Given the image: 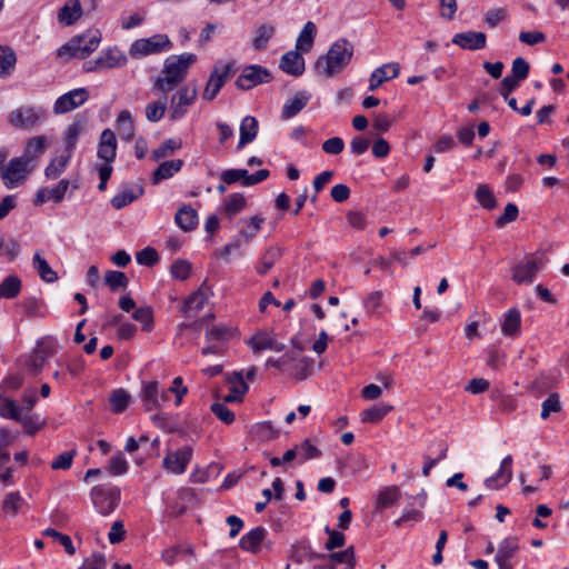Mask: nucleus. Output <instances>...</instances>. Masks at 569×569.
Masks as SVG:
<instances>
[{"mask_svg":"<svg viewBox=\"0 0 569 569\" xmlns=\"http://www.w3.org/2000/svg\"><path fill=\"white\" fill-rule=\"evenodd\" d=\"M295 447L298 452L299 463H303L310 459H316L321 456V450L318 449L310 439H305Z\"/></svg>","mask_w":569,"mask_h":569,"instance_id":"46","label":"nucleus"},{"mask_svg":"<svg viewBox=\"0 0 569 569\" xmlns=\"http://www.w3.org/2000/svg\"><path fill=\"white\" fill-rule=\"evenodd\" d=\"M298 50L286 52L280 60L279 68L293 77H299L305 72V59Z\"/></svg>","mask_w":569,"mask_h":569,"instance_id":"21","label":"nucleus"},{"mask_svg":"<svg viewBox=\"0 0 569 569\" xmlns=\"http://www.w3.org/2000/svg\"><path fill=\"white\" fill-rule=\"evenodd\" d=\"M132 318L140 322L146 331H150L152 329L153 313L150 307L144 306L137 308L132 313Z\"/></svg>","mask_w":569,"mask_h":569,"instance_id":"53","label":"nucleus"},{"mask_svg":"<svg viewBox=\"0 0 569 569\" xmlns=\"http://www.w3.org/2000/svg\"><path fill=\"white\" fill-rule=\"evenodd\" d=\"M519 549V545L516 538H506L499 546L495 557V561L499 569H512L511 558L516 555Z\"/></svg>","mask_w":569,"mask_h":569,"instance_id":"20","label":"nucleus"},{"mask_svg":"<svg viewBox=\"0 0 569 569\" xmlns=\"http://www.w3.org/2000/svg\"><path fill=\"white\" fill-rule=\"evenodd\" d=\"M128 470V462L124 456L119 452L111 457L108 466V471L113 476H121Z\"/></svg>","mask_w":569,"mask_h":569,"instance_id":"57","label":"nucleus"},{"mask_svg":"<svg viewBox=\"0 0 569 569\" xmlns=\"http://www.w3.org/2000/svg\"><path fill=\"white\" fill-rule=\"evenodd\" d=\"M171 42L164 34H154L150 38H142L136 40L130 49L129 53L131 57L139 58L149 54H154L167 49H170Z\"/></svg>","mask_w":569,"mask_h":569,"instance_id":"8","label":"nucleus"},{"mask_svg":"<svg viewBox=\"0 0 569 569\" xmlns=\"http://www.w3.org/2000/svg\"><path fill=\"white\" fill-rule=\"evenodd\" d=\"M86 129V120L77 119L72 123H70L63 133L64 141V151L66 153L72 156V152L76 148L77 140L84 132Z\"/></svg>","mask_w":569,"mask_h":569,"instance_id":"24","label":"nucleus"},{"mask_svg":"<svg viewBox=\"0 0 569 569\" xmlns=\"http://www.w3.org/2000/svg\"><path fill=\"white\" fill-rule=\"evenodd\" d=\"M316 33H317L316 24L312 21H308L303 26L302 30L300 31V33L297 38L296 50H298L302 53L309 52L313 47Z\"/></svg>","mask_w":569,"mask_h":569,"instance_id":"33","label":"nucleus"},{"mask_svg":"<svg viewBox=\"0 0 569 569\" xmlns=\"http://www.w3.org/2000/svg\"><path fill=\"white\" fill-rule=\"evenodd\" d=\"M159 261L156 249L147 247L137 253V262L142 266L152 267Z\"/></svg>","mask_w":569,"mask_h":569,"instance_id":"60","label":"nucleus"},{"mask_svg":"<svg viewBox=\"0 0 569 569\" xmlns=\"http://www.w3.org/2000/svg\"><path fill=\"white\" fill-rule=\"evenodd\" d=\"M353 44L345 39L335 41L326 54L320 56L315 64L318 74L331 78L345 70L353 57Z\"/></svg>","mask_w":569,"mask_h":569,"instance_id":"2","label":"nucleus"},{"mask_svg":"<svg viewBox=\"0 0 569 569\" xmlns=\"http://www.w3.org/2000/svg\"><path fill=\"white\" fill-rule=\"evenodd\" d=\"M168 108V98L164 94L161 99L152 101L146 106V118L150 122L160 121Z\"/></svg>","mask_w":569,"mask_h":569,"instance_id":"43","label":"nucleus"},{"mask_svg":"<svg viewBox=\"0 0 569 569\" xmlns=\"http://www.w3.org/2000/svg\"><path fill=\"white\" fill-rule=\"evenodd\" d=\"M43 536L51 537L57 540L67 551L68 555H74L76 549L72 545V540L69 536L61 533L52 528H48L43 531Z\"/></svg>","mask_w":569,"mask_h":569,"instance_id":"54","label":"nucleus"},{"mask_svg":"<svg viewBox=\"0 0 569 569\" xmlns=\"http://www.w3.org/2000/svg\"><path fill=\"white\" fill-rule=\"evenodd\" d=\"M69 186L70 181L68 179H62L53 188H40L34 196L33 203L36 206H41L49 200L60 202L62 201Z\"/></svg>","mask_w":569,"mask_h":569,"instance_id":"19","label":"nucleus"},{"mask_svg":"<svg viewBox=\"0 0 569 569\" xmlns=\"http://www.w3.org/2000/svg\"><path fill=\"white\" fill-rule=\"evenodd\" d=\"M518 213H519L518 207L513 203H508L505 207L503 213L496 219L495 224L498 228H501L505 224L515 221L518 217Z\"/></svg>","mask_w":569,"mask_h":569,"instance_id":"62","label":"nucleus"},{"mask_svg":"<svg viewBox=\"0 0 569 569\" xmlns=\"http://www.w3.org/2000/svg\"><path fill=\"white\" fill-rule=\"evenodd\" d=\"M118 132L121 139L131 141L134 137L133 117L128 110H122L117 117Z\"/></svg>","mask_w":569,"mask_h":569,"instance_id":"37","label":"nucleus"},{"mask_svg":"<svg viewBox=\"0 0 569 569\" xmlns=\"http://www.w3.org/2000/svg\"><path fill=\"white\" fill-rule=\"evenodd\" d=\"M71 156L66 152L52 159L44 170L46 177L52 180L59 178L66 171Z\"/></svg>","mask_w":569,"mask_h":569,"instance_id":"41","label":"nucleus"},{"mask_svg":"<svg viewBox=\"0 0 569 569\" xmlns=\"http://www.w3.org/2000/svg\"><path fill=\"white\" fill-rule=\"evenodd\" d=\"M32 266L44 282L52 283L58 280L57 272L38 251L33 256Z\"/></svg>","mask_w":569,"mask_h":569,"instance_id":"38","label":"nucleus"},{"mask_svg":"<svg viewBox=\"0 0 569 569\" xmlns=\"http://www.w3.org/2000/svg\"><path fill=\"white\" fill-rule=\"evenodd\" d=\"M452 43L465 50H480L487 44V36L476 31L460 32L453 36Z\"/></svg>","mask_w":569,"mask_h":569,"instance_id":"17","label":"nucleus"},{"mask_svg":"<svg viewBox=\"0 0 569 569\" xmlns=\"http://www.w3.org/2000/svg\"><path fill=\"white\" fill-rule=\"evenodd\" d=\"M392 406L390 405H377L372 406L361 413L362 422L378 423L381 421L390 411Z\"/></svg>","mask_w":569,"mask_h":569,"instance_id":"44","label":"nucleus"},{"mask_svg":"<svg viewBox=\"0 0 569 569\" xmlns=\"http://www.w3.org/2000/svg\"><path fill=\"white\" fill-rule=\"evenodd\" d=\"M247 343L254 353L264 350L274 352H281L284 350V345L277 340L272 330H259L254 332Z\"/></svg>","mask_w":569,"mask_h":569,"instance_id":"12","label":"nucleus"},{"mask_svg":"<svg viewBox=\"0 0 569 569\" xmlns=\"http://www.w3.org/2000/svg\"><path fill=\"white\" fill-rule=\"evenodd\" d=\"M233 63H222L218 62L206 83L204 90L202 92V98L207 101H212L224 83L229 80L232 74Z\"/></svg>","mask_w":569,"mask_h":569,"instance_id":"7","label":"nucleus"},{"mask_svg":"<svg viewBox=\"0 0 569 569\" xmlns=\"http://www.w3.org/2000/svg\"><path fill=\"white\" fill-rule=\"evenodd\" d=\"M328 557L335 563H346L349 568H353L355 566V552L352 547L339 552L330 553Z\"/></svg>","mask_w":569,"mask_h":569,"instance_id":"61","label":"nucleus"},{"mask_svg":"<svg viewBox=\"0 0 569 569\" xmlns=\"http://www.w3.org/2000/svg\"><path fill=\"white\" fill-rule=\"evenodd\" d=\"M511 465L512 457L508 455L502 459L497 475L485 480L486 488L489 490H496L508 485L512 479Z\"/></svg>","mask_w":569,"mask_h":569,"instance_id":"18","label":"nucleus"},{"mask_svg":"<svg viewBox=\"0 0 569 569\" xmlns=\"http://www.w3.org/2000/svg\"><path fill=\"white\" fill-rule=\"evenodd\" d=\"M174 221L181 230L191 231L198 224L197 211L190 206H182L178 209Z\"/></svg>","mask_w":569,"mask_h":569,"instance_id":"31","label":"nucleus"},{"mask_svg":"<svg viewBox=\"0 0 569 569\" xmlns=\"http://www.w3.org/2000/svg\"><path fill=\"white\" fill-rule=\"evenodd\" d=\"M311 94L307 91H298L291 99H289L283 108L281 117L290 119L298 114L309 102Z\"/></svg>","mask_w":569,"mask_h":569,"instance_id":"27","label":"nucleus"},{"mask_svg":"<svg viewBox=\"0 0 569 569\" xmlns=\"http://www.w3.org/2000/svg\"><path fill=\"white\" fill-rule=\"evenodd\" d=\"M561 403L558 393H551L541 405L540 417L547 419L551 413L559 412Z\"/></svg>","mask_w":569,"mask_h":569,"instance_id":"56","label":"nucleus"},{"mask_svg":"<svg viewBox=\"0 0 569 569\" xmlns=\"http://www.w3.org/2000/svg\"><path fill=\"white\" fill-rule=\"evenodd\" d=\"M521 316L516 308L508 310L501 323V331L507 337H516L520 332Z\"/></svg>","mask_w":569,"mask_h":569,"instance_id":"35","label":"nucleus"},{"mask_svg":"<svg viewBox=\"0 0 569 569\" xmlns=\"http://www.w3.org/2000/svg\"><path fill=\"white\" fill-rule=\"evenodd\" d=\"M282 251L283 250L280 247H270L267 249L261 258L260 263L257 266V272L259 274H266L281 258Z\"/></svg>","mask_w":569,"mask_h":569,"instance_id":"42","label":"nucleus"},{"mask_svg":"<svg viewBox=\"0 0 569 569\" xmlns=\"http://www.w3.org/2000/svg\"><path fill=\"white\" fill-rule=\"evenodd\" d=\"M198 97V88L196 83H188L178 89V91L171 96L169 104V118L172 121H177L186 116L188 108L191 107Z\"/></svg>","mask_w":569,"mask_h":569,"instance_id":"4","label":"nucleus"},{"mask_svg":"<svg viewBox=\"0 0 569 569\" xmlns=\"http://www.w3.org/2000/svg\"><path fill=\"white\" fill-rule=\"evenodd\" d=\"M258 121L254 117L247 116L242 119L240 124V139L238 143L239 149L254 140L258 133Z\"/></svg>","mask_w":569,"mask_h":569,"instance_id":"36","label":"nucleus"},{"mask_svg":"<svg viewBox=\"0 0 569 569\" xmlns=\"http://www.w3.org/2000/svg\"><path fill=\"white\" fill-rule=\"evenodd\" d=\"M178 148H180V143L172 139H168L160 147L152 151V158L156 161L167 158L168 156L172 154L173 151Z\"/></svg>","mask_w":569,"mask_h":569,"instance_id":"59","label":"nucleus"},{"mask_svg":"<svg viewBox=\"0 0 569 569\" xmlns=\"http://www.w3.org/2000/svg\"><path fill=\"white\" fill-rule=\"evenodd\" d=\"M401 490L398 486H388L379 490L376 499V510L382 511L383 509L395 506L401 498Z\"/></svg>","mask_w":569,"mask_h":569,"instance_id":"28","label":"nucleus"},{"mask_svg":"<svg viewBox=\"0 0 569 569\" xmlns=\"http://www.w3.org/2000/svg\"><path fill=\"white\" fill-rule=\"evenodd\" d=\"M274 31L276 29L272 24L264 23L259 26L252 40L253 48L258 51L266 49L269 40L273 37Z\"/></svg>","mask_w":569,"mask_h":569,"instance_id":"45","label":"nucleus"},{"mask_svg":"<svg viewBox=\"0 0 569 569\" xmlns=\"http://www.w3.org/2000/svg\"><path fill=\"white\" fill-rule=\"evenodd\" d=\"M475 197L485 209L491 210L497 206L495 194L487 184H479Z\"/></svg>","mask_w":569,"mask_h":569,"instance_id":"50","label":"nucleus"},{"mask_svg":"<svg viewBox=\"0 0 569 569\" xmlns=\"http://www.w3.org/2000/svg\"><path fill=\"white\" fill-rule=\"evenodd\" d=\"M266 536L267 530L263 527H256L242 536L239 541V546L246 551L257 552Z\"/></svg>","mask_w":569,"mask_h":569,"instance_id":"32","label":"nucleus"},{"mask_svg":"<svg viewBox=\"0 0 569 569\" xmlns=\"http://www.w3.org/2000/svg\"><path fill=\"white\" fill-rule=\"evenodd\" d=\"M546 259L542 254L535 253L527 260L520 261L511 269V278L518 284H530L533 282L536 274L542 269Z\"/></svg>","mask_w":569,"mask_h":569,"instance_id":"5","label":"nucleus"},{"mask_svg":"<svg viewBox=\"0 0 569 569\" xmlns=\"http://www.w3.org/2000/svg\"><path fill=\"white\" fill-rule=\"evenodd\" d=\"M131 399V396L128 391H126L124 389H117L112 392V395L110 396V405H111V409L114 413H120L122 412L129 401Z\"/></svg>","mask_w":569,"mask_h":569,"instance_id":"51","label":"nucleus"},{"mask_svg":"<svg viewBox=\"0 0 569 569\" xmlns=\"http://www.w3.org/2000/svg\"><path fill=\"white\" fill-rule=\"evenodd\" d=\"M99 58L103 69L122 67L127 62L126 54L117 48L107 50Z\"/></svg>","mask_w":569,"mask_h":569,"instance_id":"40","label":"nucleus"},{"mask_svg":"<svg viewBox=\"0 0 569 569\" xmlns=\"http://www.w3.org/2000/svg\"><path fill=\"white\" fill-rule=\"evenodd\" d=\"M89 98V93L84 88L73 89L60 96L53 106V111L57 114L67 113L80 106H82Z\"/></svg>","mask_w":569,"mask_h":569,"instance_id":"13","label":"nucleus"},{"mask_svg":"<svg viewBox=\"0 0 569 569\" xmlns=\"http://www.w3.org/2000/svg\"><path fill=\"white\" fill-rule=\"evenodd\" d=\"M0 416L2 418L12 419L16 421L21 420V412L13 400L4 399L0 406Z\"/></svg>","mask_w":569,"mask_h":569,"instance_id":"58","label":"nucleus"},{"mask_svg":"<svg viewBox=\"0 0 569 569\" xmlns=\"http://www.w3.org/2000/svg\"><path fill=\"white\" fill-rule=\"evenodd\" d=\"M19 422L22 425L24 432L30 436L34 435L43 427V422H40L38 415L27 417L21 416V420H19Z\"/></svg>","mask_w":569,"mask_h":569,"instance_id":"63","label":"nucleus"},{"mask_svg":"<svg viewBox=\"0 0 569 569\" xmlns=\"http://www.w3.org/2000/svg\"><path fill=\"white\" fill-rule=\"evenodd\" d=\"M244 206V197L241 193H233L226 199L224 210L230 217H232L233 214L240 212Z\"/></svg>","mask_w":569,"mask_h":569,"instance_id":"55","label":"nucleus"},{"mask_svg":"<svg viewBox=\"0 0 569 569\" xmlns=\"http://www.w3.org/2000/svg\"><path fill=\"white\" fill-rule=\"evenodd\" d=\"M230 383H232L231 391L228 396L224 397V402H241L243 396L249 390L248 385L243 380V376L241 371H234L229 377Z\"/></svg>","mask_w":569,"mask_h":569,"instance_id":"29","label":"nucleus"},{"mask_svg":"<svg viewBox=\"0 0 569 569\" xmlns=\"http://www.w3.org/2000/svg\"><path fill=\"white\" fill-rule=\"evenodd\" d=\"M34 166H29L21 158H12L2 171L1 179L8 189L23 184Z\"/></svg>","mask_w":569,"mask_h":569,"instance_id":"6","label":"nucleus"},{"mask_svg":"<svg viewBox=\"0 0 569 569\" xmlns=\"http://www.w3.org/2000/svg\"><path fill=\"white\" fill-rule=\"evenodd\" d=\"M22 503L23 498L19 491L9 492L3 499L2 510L7 516L16 517Z\"/></svg>","mask_w":569,"mask_h":569,"instance_id":"48","label":"nucleus"},{"mask_svg":"<svg viewBox=\"0 0 569 569\" xmlns=\"http://www.w3.org/2000/svg\"><path fill=\"white\" fill-rule=\"evenodd\" d=\"M191 457L192 449L190 447H183L176 452L168 453L163 459V467L172 473H183Z\"/></svg>","mask_w":569,"mask_h":569,"instance_id":"15","label":"nucleus"},{"mask_svg":"<svg viewBox=\"0 0 569 569\" xmlns=\"http://www.w3.org/2000/svg\"><path fill=\"white\" fill-rule=\"evenodd\" d=\"M46 118L43 109L38 107H22L10 112L8 121L14 128H32Z\"/></svg>","mask_w":569,"mask_h":569,"instance_id":"9","label":"nucleus"},{"mask_svg":"<svg viewBox=\"0 0 569 569\" xmlns=\"http://www.w3.org/2000/svg\"><path fill=\"white\" fill-rule=\"evenodd\" d=\"M104 282L112 291H118L128 287L129 279L124 272L109 270L104 274Z\"/></svg>","mask_w":569,"mask_h":569,"instance_id":"47","label":"nucleus"},{"mask_svg":"<svg viewBox=\"0 0 569 569\" xmlns=\"http://www.w3.org/2000/svg\"><path fill=\"white\" fill-rule=\"evenodd\" d=\"M48 147V139L44 136H36L27 140L21 158L29 166H34L37 160L44 153Z\"/></svg>","mask_w":569,"mask_h":569,"instance_id":"16","label":"nucleus"},{"mask_svg":"<svg viewBox=\"0 0 569 569\" xmlns=\"http://www.w3.org/2000/svg\"><path fill=\"white\" fill-rule=\"evenodd\" d=\"M91 499L96 509L103 516L111 513L120 501L118 489H103L94 487L91 490Z\"/></svg>","mask_w":569,"mask_h":569,"instance_id":"10","label":"nucleus"},{"mask_svg":"<svg viewBox=\"0 0 569 569\" xmlns=\"http://www.w3.org/2000/svg\"><path fill=\"white\" fill-rule=\"evenodd\" d=\"M208 290L204 284L192 292L184 301L183 311L187 317L196 316L208 300Z\"/></svg>","mask_w":569,"mask_h":569,"instance_id":"25","label":"nucleus"},{"mask_svg":"<svg viewBox=\"0 0 569 569\" xmlns=\"http://www.w3.org/2000/svg\"><path fill=\"white\" fill-rule=\"evenodd\" d=\"M141 193V188L138 193H133V191L129 189L122 190L111 199V204L114 209H122L134 201Z\"/></svg>","mask_w":569,"mask_h":569,"instance_id":"52","label":"nucleus"},{"mask_svg":"<svg viewBox=\"0 0 569 569\" xmlns=\"http://www.w3.org/2000/svg\"><path fill=\"white\" fill-rule=\"evenodd\" d=\"M183 161L181 159L161 162L152 174L151 181L158 184L160 181L173 177L181 170Z\"/></svg>","mask_w":569,"mask_h":569,"instance_id":"30","label":"nucleus"},{"mask_svg":"<svg viewBox=\"0 0 569 569\" xmlns=\"http://www.w3.org/2000/svg\"><path fill=\"white\" fill-rule=\"evenodd\" d=\"M106 558L101 553H93L89 558L84 559L83 563L79 569H104Z\"/></svg>","mask_w":569,"mask_h":569,"instance_id":"64","label":"nucleus"},{"mask_svg":"<svg viewBox=\"0 0 569 569\" xmlns=\"http://www.w3.org/2000/svg\"><path fill=\"white\" fill-rule=\"evenodd\" d=\"M20 290V279L16 276H9L0 284V298L12 299L19 295Z\"/></svg>","mask_w":569,"mask_h":569,"instance_id":"49","label":"nucleus"},{"mask_svg":"<svg viewBox=\"0 0 569 569\" xmlns=\"http://www.w3.org/2000/svg\"><path fill=\"white\" fill-rule=\"evenodd\" d=\"M100 40L98 31L74 37L58 50V56L60 58L84 59L98 48Z\"/></svg>","mask_w":569,"mask_h":569,"instance_id":"3","label":"nucleus"},{"mask_svg":"<svg viewBox=\"0 0 569 569\" xmlns=\"http://www.w3.org/2000/svg\"><path fill=\"white\" fill-rule=\"evenodd\" d=\"M197 60L193 53H182L170 56L164 60V66L160 74L153 82V89L167 94L177 88L187 77L191 64Z\"/></svg>","mask_w":569,"mask_h":569,"instance_id":"1","label":"nucleus"},{"mask_svg":"<svg viewBox=\"0 0 569 569\" xmlns=\"http://www.w3.org/2000/svg\"><path fill=\"white\" fill-rule=\"evenodd\" d=\"M169 391H159L158 381L153 380L143 385L141 391V401L146 411L158 408L162 402L168 401Z\"/></svg>","mask_w":569,"mask_h":569,"instance_id":"14","label":"nucleus"},{"mask_svg":"<svg viewBox=\"0 0 569 569\" xmlns=\"http://www.w3.org/2000/svg\"><path fill=\"white\" fill-rule=\"evenodd\" d=\"M400 71V66L397 62L386 63L377 68L370 76L369 90L375 91L385 81L397 78Z\"/></svg>","mask_w":569,"mask_h":569,"instance_id":"22","label":"nucleus"},{"mask_svg":"<svg viewBox=\"0 0 569 569\" xmlns=\"http://www.w3.org/2000/svg\"><path fill=\"white\" fill-rule=\"evenodd\" d=\"M117 153V139L113 131L104 129L100 136L98 146V157L110 163L114 160Z\"/></svg>","mask_w":569,"mask_h":569,"instance_id":"23","label":"nucleus"},{"mask_svg":"<svg viewBox=\"0 0 569 569\" xmlns=\"http://www.w3.org/2000/svg\"><path fill=\"white\" fill-rule=\"evenodd\" d=\"M264 219L260 216H253L250 219H241L240 223V236L246 240V242H250L254 236L261 229Z\"/></svg>","mask_w":569,"mask_h":569,"instance_id":"39","label":"nucleus"},{"mask_svg":"<svg viewBox=\"0 0 569 569\" xmlns=\"http://www.w3.org/2000/svg\"><path fill=\"white\" fill-rule=\"evenodd\" d=\"M82 16V7L79 0L67 1L58 11V21L63 26L73 24Z\"/></svg>","mask_w":569,"mask_h":569,"instance_id":"26","label":"nucleus"},{"mask_svg":"<svg viewBox=\"0 0 569 569\" xmlns=\"http://www.w3.org/2000/svg\"><path fill=\"white\" fill-rule=\"evenodd\" d=\"M17 63V54L14 50L9 46H0V78H9Z\"/></svg>","mask_w":569,"mask_h":569,"instance_id":"34","label":"nucleus"},{"mask_svg":"<svg viewBox=\"0 0 569 569\" xmlns=\"http://www.w3.org/2000/svg\"><path fill=\"white\" fill-rule=\"evenodd\" d=\"M271 80L270 72L258 64H251L243 69L242 73L238 77L236 86L241 90H250L251 88L267 83Z\"/></svg>","mask_w":569,"mask_h":569,"instance_id":"11","label":"nucleus"}]
</instances>
